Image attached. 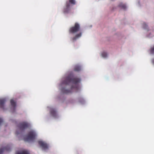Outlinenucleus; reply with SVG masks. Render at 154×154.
Segmentation results:
<instances>
[{
	"label": "nucleus",
	"instance_id": "f257e3e1",
	"mask_svg": "<svg viewBox=\"0 0 154 154\" xmlns=\"http://www.w3.org/2000/svg\"><path fill=\"white\" fill-rule=\"evenodd\" d=\"M81 81L80 79L77 78H74L72 74H70L69 75L66 77L65 80L63 82V83L65 85H68L69 83L72 82L75 85V86H72L70 90L66 89L65 88H62L61 89L62 92L64 94H68L72 92L71 90L75 89L77 90L79 89V86L78 83Z\"/></svg>",
	"mask_w": 154,
	"mask_h": 154
},
{
	"label": "nucleus",
	"instance_id": "f03ea898",
	"mask_svg": "<svg viewBox=\"0 0 154 154\" xmlns=\"http://www.w3.org/2000/svg\"><path fill=\"white\" fill-rule=\"evenodd\" d=\"M80 29V26L79 24L77 23H75L74 26L71 27L69 30V33L75 34L78 32Z\"/></svg>",
	"mask_w": 154,
	"mask_h": 154
},
{
	"label": "nucleus",
	"instance_id": "7ed1b4c3",
	"mask_svg": "<svg viewBox=\"0 0 154 154\" xmlns=\"http://www.w3.org/2000/svg\"><path fill=\"white\" fill-rule=\"evenodd\" d=\"M36 136L35 133L32 131L29 132L27 136L24 138V140L26 141L32 140L35 139Z\"/></svg>",
	"mask_w": 154,
	"mask_h": 154
},
{
	"label": "nucleus",
	"instance_id": "20e7f679",
	"mask_svg": "<svg viewBox=\"0 0 154 154\" xmlns=\"http://www.w3.org/2000/svg\"><path fill=\"white\" fill-rule=\"evenodd\" d=\"M30 126L29 123L26 122H23L20 123L18 125V127L21 131H24L25 129L29 128Z\"/></svg>",
	"mask_w": 154,
	"mask_h": 154
},
{
	"label": "nucleus",
	"instance_id": "39448f33",
	"mask_svg": "<svg viewBox=\"0 0 154 154\" xmlns=\"http://www.w3.org/2000/svg\"><path fill=\"white\" fill-rule=\"evenodd\" d=\"M69 3L73 5L75 4V2L74 0H69V2H67L66 3V8L64 10V13H67L70 10V4Z\"/></svg>",
	"mask_w": 154,
	"mask_h": 154
},
{
	"label": "nucleus",
	"instance_id": "423d86ee",
	"mask_svg": "<svg viewBox=\"0 0 154 154\" xmlns=\"http://www.w3.org/2000/svg\"><path fill=\"white\" fill-rule=\"evenodd\" d=\"M38 143L43 149H47L48 148V145L42 141H39Z\"/></svg>",
	"mask_w": 154,
	"mask_h": 154
},
{
	"label": "nucleus",
	"instance_id": "0eeeda50",
	"mask_svg": "<svg viewBox=\"0 0 154 154\" xmlns=\"http://www.w3.org/2000/svg\"><path fill=\"white\" fill-rule=\"evenodd\" d=\"M11 151L10 147L8 146L2 148L0 149V154H2V153L5 151L9 152Z\"/></svg>",
	"mask_w": 154,
	"mask_h": 154
},
{
	"label": "nucleus",
	"instance_id": "6e6552de",
	"mask_svg": "<svg viewBox=\"0 0 154 154\" xmlns=\"http://www.w3.org/2000/svg\"><path fill=\"white\" fill-rule=\"evenodd\" d=\"M51 115L54 118H57V113L56 110L54 109H51L50 111Z\"/></svg>",
	"mask_w": 154,
	"mask_h": 154
},
{
	"label": "nucleus",
	"instance_id": "1a4fd4ad",
	"mask_svg": "<svg viewBox=\"0 0 154 154\" xmlns=\"http://www.w3.org/2000/svg\"><path fill=\"white\" fill-rule=\"evenodd\" d=\"M82 34V32H79V33L76 34L75 36L73 37L72 40L73 41H75L77 39L80 37Z\"/></svg>",
	"mask_w": 154,
	"mask_h": 154
},
{
	"label": "nucleus",
	"instance_id": "9d476101",
	"mask_svg": "<svg viewBox=\"0 0 154 154\" xmlns=\"http://www.w3.org/2000/svg\"><path fill=\"white\" fill-rule=\"evenodd\" d=\"M6 101L5 99H0V106L1 108L4 109V105Z\"/></svg>",
	"mask_w": 154,
	"mask_h": 154
},
{
	"label": "nucleus",
	"instance_id": "9b49d317",
	"mask_svg": "<svg viewBox=\"0 0 154 154\" xmlns=\"http://www.w3.org/2000/svg\"><path fill=\"white\" fill-rule=\"evenodd\" d=\"M10 103L11 105L13 107H15L16 105L15 102L13 100H11L10 101Z\"/></svg>",
	"mask_w": 154,
	"mask_h": 154
},
{
	"label": "nucleus",
	"instance_id": "f8f14e48",
	"mask_svg": "<svg viewBox=\"0 0 154 154\" xmlns=\"http://www.w3.org/2000/svg\"><path fill=\"white\" fill-rule=\"evenodd\" d=\"M16 154H29V153L27 151H23L20 152H17Z\"/></svg>",
	"mask_w": 154,
	"mask_h": 154
},
{
	"label": "nucleus",
	"instance_id": "ddd939ff",
	"mask_svg": "<svg viewBox=\"0 0 154 154\" xmlns=\"http://www.w3.org/2000/svg\"><path fill=\"white\" fill-rule=\"evenodd\" d=\"M119 6L120 7L124 9H125L126 8V6L125 5L122 3L119 4Z\"/></svg>",
	"mask_w": 154,
	"mask_h": 154
},
{
	"label": "nucleus",
	"instance_id": "4468645a",
	"mask_svg": "<svg viewBox=\"0 0 154 154\" xmlns=\"http://www.w3.org/2000/svg\"><path fill=\"white\" fill-rule=\"evenodd\" d=\"M102 56L103 57H106L107 56V53L105 52H103L102 54Z\"/></svg>",
	"mask_w": 154,
	"mask_h": 154
},
{
	"label": "nucleus",
	"instance_id": "2eb2a0df",
	"mask_svg": "<svg viewBox=\"0 0 154 154\" xmlns=\"http://www.w3.org/2000/svg\"><path fill=\"white\" fill-rule=\"evenodd\" d=\"M79 101L81 103H83L84 102V100L83 98H79Z\"/></svg>",
	"mask_w": 154,
	"mask_h": 154
},
{
	"label": "nucleus",
	"instance_id": "dca6fc26",
	"mask_svg": "<svg viewBox=\"0 0 154 154\" xmlns=\"http://www.w3.org/2000/svg\"><path fill=\"white\" fill-rule=\"evenodd\" d=\"M151 54H154V46L151 48Z\"/></svg>",
	"mask_w": 154,
	"mask_h": 154
},
{
	"label": "nucleus",
	"instance_id": "f3484780",
	"mask_svg": "<svg viewBox=\"0 0 154 154\" xmlns=\"http://www.w3.org/2000/svg\"><path fill=\"white\" fill-rule=\"evenodd\" d=\"M143 27L144 28L146 29L147 28V25L145 23H144L143 24Z\"/></svg>",
	"mask_w": 154,
	"mask_h": 154
},
{
	"label": "nucleus",
	"instance_id": "a211bd4d",
	"mask_svg": "<svg viewBox=\"0 0 154 154\" xmlns=\"http://www.w3.org/2000/svg\"><path fill=\"white\" fill-rule=\"evenodd\" d=\"M82 67V66L80 65H77L75 67Z\"/></svg>",
	"mask_w": 154,
	"mask_h": 154
},
{
	"label": "nucleus",
	"instance_id": "6ab92c4d",
	"mask_svg": "<svg viewBox=\"0 0 154 154\" xmlns=\"http://www.w3.org/2000/svg\"><path fill=\"white\" fill-rule=\"evenodd\" d=\"M3 122V120L2 119L0 118V125L1 124V123L2 122Z\"/></svg>",
	"mask_w": 154,
	"mask_h": 154
},
{
	"label": "nucleus",
	"instance_id": "aec40b11",
	"mask_svg": "<svg viewBox=\"0 0 154 154\" xmlns=\"http://www.w3.org/2000/svg\"><path fill=\"white\" fill-rule=\"evenodd\" d=\"M152 63L154 64V58L152 60Z\"/></svg>",
	"mask_w": 154,
	"mask_h": 154
},
{
	"label": "nucleus",
	"instance_id": "412c9836",
	"mask_svg": "<svg viewBox=\"0 0 154 154\" xmlns=\"http://www.w3.org/2000/svg\"><path fill=\"white\" fill-rule=\"evenodd\" d=\"M16 134H18V133L17 132H16Z\"/></svg>",
	"mask_w": 154,
	"mask_h": 154
},
{
	"label": "nucleus",
	"instance_id": "4be33fe9",
	"mask_svg": "<svg viewBox=\"0 0 154 154\" xmlns=\"http://www.w3.org/2000/svg\"><path fill=\"white\" fill-rule=\"evenodd\" d=\"M75 70H77V69H76Z\"/></svg>",
	"mask_w": 154,
	"mask_h": 154
},
{
	"label": "nucleus",
	"instance_id": "5701e85b",
	"mask_svg": "<svg viewBox=\"0 0 154 154\" xmlns=\"http://www.w3.org/2000/svg\"><path fill=\"white\" fill-rule=\"evenodd\" d=\"M79 68H76V69H79Z\"/></svg>",
	"mask_w": 154,
	"mask_h": 154
}]
</instances>
